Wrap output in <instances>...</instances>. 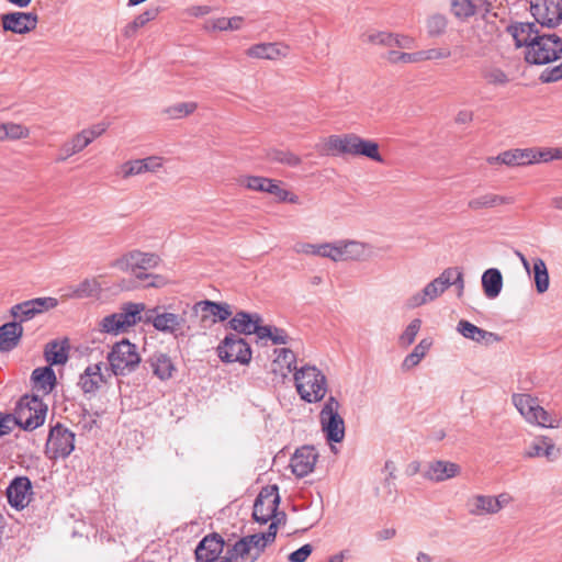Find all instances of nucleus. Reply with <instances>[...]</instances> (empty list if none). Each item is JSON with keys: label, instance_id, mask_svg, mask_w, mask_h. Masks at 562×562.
Returning <instances> with one entry per match:
<instances>
[{"label": "nucleus", "instance_id": "10", "mask_svg": "<svg viewBox=\"0 0 562 562\" xmlns=\"http://www.w3.org/2000/svg\"><path fill=\"white\" fill-rule=\"evenodd\" d=\"M280 503L277 485L263 487L258 494L252 510V518L259 524H267L276 516Z\"/></svg>", "mask_w": 562, "mask_h": 562}, {"label": "nucleus", "instance_id": "43", "mask_svg": "<svg viewBox=\"0 0 562 562\" xmlns=\"http://www.w3.org/2000/svg\"><path fill=\"white\" fill-rule=\"evenodd\" d=\"M13 322L22 323L35 317V299L15 304L10 310Z\"/></svg>", "mask_w": 562, "mask_h": 562}, {"label": "nucleus", "instance_id": "54", "mask_svg": "<svg viewBox=\"0 0 562 562\" xmlns=\"http://www.w3.org/2000/svg\"><path fill=\"white\" fill-rule=\"evenodd\" d=\"M195 109L196 103L194 102H181L172 106H169L166 110V113L171 119H180L193 113Z\"/></svg>", "mask_w": 562, "mask_h": 562}, {"label": "nucleus", "instance_id": "30", "mask_svg": "<svg viewBox=\"0 0 562 562\" xmlns=\"http://www.w3.org/2000/svg\"><path fill=\"white\" fill-rule=\"evenodd\" d=\"M278 531V522L272 521L268 530L266 532H258L254 535L245 536L244 538L247 540V542L250 544L251 550L256 554V557L259 559L262 552L265 551L266 547L272 542H274Z\"/></svg>", "mask_w": 562, "mask_h": 562}, {"label": "nucleus", "instance_id": "47", "mask_svg": "<svg viewBox=\"0 0 562 562\" xmlns=\"http://www.w3.org/2000/svg\"><path fill=\"white\" fill-rule=\"evenodd\" d=\"M372 247L369 244L358 240H347L348 260H364L371 256Z\"/></svg>", "mask_w": 562, "mask_h": 562}, {"label": "nucleus", "instance_id": "14", "mask_svg": "<svg viewBox=\"0 0 562 562\" xmlns=\"http://www.w3.org/2000/svg\"><path fill=\"white\" fill-rule=\"evenodd\" d=\"M318 453L313 446H303L295 450L290 460V468L296 477H304L313 472Z\"/></svg>", "mask_w": 562, "mask_h": 562}, {"label": "nucleus", "instance_id": "50", "mask_svg": "<svg viewBox=\"0 0 562 562\" xmlns=\"http://www.w3.org/2000/svg\"><path fill=\"white\" fill-rule=\"evenodd\" d=\"M422 321L414 318L398 337V345L403 348L411 346L420 329Z\"/></svg>", "mask_w": 562, "mask_h": 562}, {"label": "nucleus", "instance_id": "62", "mask_svg": "<svg viewBox=\"0 0 562 562\" xmlns=\"http://www.w3.org/2000/svg\"><path fill=\"white\" fill-rule=\"evenodd\" d=\"M394 38H395V34L387 33V32H376V33L370 34L368 37L370 43L384 45V46H393Z\"/></svg>", "mask_w": 562, "mask_h": 562}, {"label": "nucleus", "instance_id": "20", "mask_svg": "<svg viewBox=\"0 0 562 562\" xmlns=\"http://www.w3.org/2000/svg\"><path fill=\"white\" fill-rule=\"evenodd\" d=\"M246 54L250 58L276 60L289 54V46L281 43H259L250 46Z\"/></svg>", "mask_w": 562, "mask_h": 562}, {"label": "nucleus", "instance_id": "37", "mask_svg": "<svg viewBox=\"0 0 562 562\" xmlns=\"http://www.w3.org/2000/svg\"><path fill=\"white\" fill-rule=\"evenodd\" d=\"M468 512L473 516L495 514L492 495H474L467 502Z\"/></svg>", "mask_w": 562, "mask_h": 562}, {"label": "nucleus", "instance_id": "60", "mask_svg": "<svg viewBox=\"0 0 562 562\" xmlns=\"http://www.w3.org/2000/svg\"><path fill=\"white\" fill-rule=\"evenodd\" d=\"M98 413L91 414L89 411L83 409L81 417L78 422V426L82 431H91L94 427H97V417Z\"/></svg>", "mask_w": 562, "mask_h": 562}, {"label": "nucleus", "instance_id": "46", "mask_svg": "<svg viewBox=\"0 0 562 562\" xmlns=\"http://www.w3.org/2000/svg\"><path fill=\"white\" fill-rule=\"evenodd\" d=\"M448 19L440 13H434L426 20V30L429 37H439L446 33Z\"/></svg>", "mask_w": 562, "mask_h": 562}, {"label": "nucleus", "instance_id": "49", "mask_svg": "<svg viewBox=\"0 0 562 562\" xmlns=\"http://www.w3.org/2000/svg\"><path fill=\"white\" fill-rule=\"evenodd\" d=\"M271 179L260 176H243L238 182L240 186L257 192H267Z\"/></svg>", "mask_w": 562, "mask_h": 562}, {"label": "nucleus", "instance_id": "2", "mask_svg": "<svg viewBox=\"0 0 562 562\" xmlns=\"http://www.w3.org/2000/svg\"><path fill=\"white\" fill-rule=\"evenodd\" d=\"M109 370L115 376H125L134 372L139 363L140 356L136 345L128 339L115 342L106 356Z\"/></svg>", "mask_w": 562, "mask_h": 562}, {"label": "nucleus", "instance_id": "3", "mask_svg": "<svg viewBox=\"0 0 562 562\" xmlns=\"http://www.w3.org/2000/svg\"><path fill=\"white\" fill-rule=\"evenodd\" d=\"M512 401L517 411L529 424L543 428L560 427L561 418L551 415L538 403V400L530 394H514Z\"/></svg>", "mask_w": 562, "mask_h": 562}, {"label": "nucleus", "instance_id": "13", "mask_svg": "<svg viewBox=\"0 0 562 562\" xmlns=\"http://www.w3.org/2000/svg\"><path fill=\"white\" fill-rule=\"evenodd\" d=\"M450 271H442L439 277L430 281L426 286L406 300L407 308H416L436 300L449 288Z\"/></svg>", "mask_w": 562, "mask_h": 562}, {"label": "nucleus", "instance_id": "11", "mask_svg": "<svg viewBox=\"0 0 562 562\" xmlns=\"http://www.w3.org/2000/svg\"><path fill=\"white\" fill-rule=\"evenodd\" d=\"M158 307L147 311L146 321L151 323L155 329L165 334H171L175 337L183 335V328L187 323L184 312L182 314L158 312Z\"/></svg>", "mask_w": 562, "mask_h": 562}, {"label": "nucleus", "instance_id": "40", "mask_svg": "<svg viewBox=\"0 0 562 562\" xmlns=\"http://www.w3.org/2000/svg\"><path fill=\"white\" fill-rule=\"evenodd\" d=\"M101 285L95 279H85L77 286L72 288L68 296L70 299H88L97 296Z\"/></svg>", "mask_w": 562, "mask_h": 562}, {"label": "nucleus", "instance_id": "55", "mask_svg": "<svg viewBox=\"0 0 562 562\" xmlns=\"http://www.w3.org/2000/svg\"><path fill=\"white\" fill-rule=\"evenodd\" d=\"M271 160L288 165L290 167H296L301 164V158L291 151L285 150H273L269 154Z\"/></svg>", "mask_w": 562, "mask_h": 562}, {"label": "nucleus", "instance_id": "28", "mask_svg": "<svg viewBox=\"0 0 562 562\" xmlns=\"http://www.w3.org/2000/svg\"><path fill=\"white\" fill-rule=\"evenodd\" d=\"M23 334V327L18 322H9L0 326V351L14 349Z\"/></svg>", "mask_w": 562, "mask_h": 562}, {"label": "nucleus", "instance_id": "22", "mask_svg": "<svg viewBox=\"0 0 562 562\" xmlns=\"http://www.w3.org/2000/svg\"><path fill=\"white\" fill-rule=\"evenodd\" d=\"M102 362L88 366L80 374L78 385L85 394H94L104 382Z\"/></svg>", "mask_w": 562, "mask_h": 562}, {"label": "nucleus", "instance_id": "29", "mask_svg": "<svg viewBox=\"0 0 562 562\" xmlns=\"http://www.w3.org/2000/svg\"><path fill=\"white\" fill-rule=\"evenodd\" d=\"M358 138L359 136L352 133L345 135H331L327 140V147L336 155L356 156Z\"/></svg>", "mask_w": 562, "mask_h": 562}, {"label": "nucleus", "instance_id": "25", "mask_svg": "<svg viewBox=\"0 0 562 562\" xmlns=\"http://www.w3.org/2000/svg\"><path fill=\"white\" fill-rule=\"evenodd\" d=\"M460 472V467L450 461L437 460L429 463L424 476L434 482H442L457 476Z\"/></svg>", "mask_w": 562, "mask_h": 562}, {"label": "nucleus", "instance_id": "8", "mask_svg": "<svg viewBox=\"0 0 562 562\" xmlns=\"http://www.w3.org/2000/svg\"><path fill=\"white\" fill-rule=\"evenodd\" d=\"M75 449V434L60 424L50 428L46 445L45 454L49 459L68 457Z\"/></svg>", "mask_w": 562, "mask_h": 562}, {"label": "nucleus", "instance_id": "34", "mask_svg": "<svg viewBox=\"0 0 562 562\" xmlns=\"http://www.w3.org/2000/svg\"><path fill=\"white\" fill-rule=\"evenodd\" d=\"M148 361L153 373L161 381L170 379L176 370L171 358L164 352H155Z\"/></svg>", "mask_w": 562, "mask_h": 562}, {"label": "nucleus", "instance_id": "51", "mask_svg": "<svg viewBox=\"0 0 562 562\" xmlns=\"http://www.w3.org/2000/svg\"><path fill=\"white\" fill-rule=\"evenodd\" d=\"M386 58L392 64H416L423 61L422 50L415 53H402L397 50H390Z\"/></svg>", "mask_w": 562, "mask_h": 562}, {"label": "nucleus", "instance_id": "36", "mask_svg": "<svg viewBox=\"0 0 562 562\" xmlns=\"http://www.w3.org/2000/svg\"><path fill=\"white\" fill-rule=\"evenodd\" d=\"M504 165L508 167H519L537 162V155L533 148H516L505 150Z\"/></svg>", "mask_w": 562, "mask_h": 562}, {"label": "nucleus", "instance_id": "64", "mask_svg": "<svg viewBox=\"0 0 562 562\" xmlns=\"http://www.w3.org/2000/svg\"><path fill=\"white\" fill-rule=\"evenodd\" d=\"M108 128V124L98 123L89 128L82 130L80 133L85 135L86 139H89V145L99 136H101Z\"/></svg>", "mask_w": 562, "mask_h": 562}, {"label": "nucleus", "instance_id": "4", "mask_svg": "<svg viewBox=\"0 0 562 562\" xmlns=\"http://www.w3.org/2000/svg\"><path fill=\"white\" fill-rule=\"evenodd\" d=\"M562 56V40L557 34L540 33L525 52V60L531 65H547Z\"/></svg>", "mask_w": 562, "mask_h": 562}, {"label": "nucleus", "instance_id": "27", "mask_svg": "<svg viewBox=\"0 0 562 562\" xmlns=\"http://www.w3.org/2000/svg\"><path fill=\"white\" fill-rule=\"evenodd\" d=\"M192 308L194 313H204V317L207 314L214 316V323L224 322L232 315L231 306L227 303L214 302L210 300L200 301L195 303Z\"/></svg>", "mask_w": 562, "mask_h": 562}, {"label": "nucleus", "instance_id": "53", "mask_svg": "<svg viewBox=\"0 0 562 562\" xmlns=\"http://www.w3.org/2000/svg\"><path fill=\"white\" fill-rule=\"evenodd\" d=\"M145 173L142 159L128 160L121 165L119 175L123 179Z\"/></svg>", "mask_w": 562, "mask_h": 562}, {"label": "nucleus", "instance_id": "19", "mask_svg": "<svg viewBox=\"0 0 562 562\" xmlns=\"http://www.w3.org/2000/svg\"><path fill=\"white\" fill-rule=\"evenodd\" d=\"M457 331L464 338L472 341L490 346L499 341V336L495 333L482 329L469 321L461 319L457 325Z\"/></svg>", "mask_w": 562, "mask_h": 562}, {"label": "nucleus", "instance_id": "6", "mask_svg": "<svg viewBox=\"0 0 562 562\" xmlns=\"http://www.w3.org/2000/svg\"><path fill=\"white\" fill-rule=\"evenodd\" d=\"M339 402L334 396H329L319 413L322 430L330 443L341 442L345 438V422L339 414Z\"/></svg>", "mask_w": 562, "mask_h": 562}, {"label": "nucleus", "instance_id": "52", "mask_svg": "<svg viewBox=\"0 0 562 562\" xmlns=\"http://www.w3.org/2000/svg\"><path fill=\"white\" fill-rule=\"evenodd\" d=\"M482 75L486 82L493 86H505L509 81L507 74L497 67L485 68Z\"/></svg>", "mask_w": 562, "mask_h": 562}, {"label": "nucleus", "instance_id": "58", "mask_svg": "<svg viewBox=\"0 0 562 562\" xmlns=\"http://www.w3.org/2000/svg\"><path fill=\"white\" fill-rule=\"evenodd\" d=\"M539 79L543 83L555 82L562 80V63L560 65L546 68Z\"/></svg>", "mask_w": 562, "mask_h": 562}, {"label": "nucleus", "instance_id": "33", "mask_svg": "<svg viewBox=\"0 0 562 562\" xmlns=\"http://www.w3.org/2000/svg\"><path fill=\"white\" fill-rule=\"evenodd\" d=\"M257 322H261V316L258 313L239 311L228 321L227 325L237 334L251 335V328Z\"/></svg>", "mask_w": 562, "mask_h": 562}, {"label": "nucleus", "instance_id": "9", "mask_svg": "<svg viewBox=\"0 0 562 562\" xmlns=\"http://www.w3.org/2000/svg\"><path fill=\"white\" fill-rule=\"evenodd\" d=\"M530 10L542 27L554 29L562 22V0H531Z\"/></svg>", "mask_w": 562, "mask_h": 562}, {"label": "nucleus", "instance_id": "39", "mask_svg": "<svg viewBox=\"0 0 562 562\" xmlns=\"http://www.w3.org/2000/svg\"><path fill=\"white\" fill-rule=\"evenodd\" d=\"M89 145V139H86L81 133L76 134L70 140L66 142L59 149L57 160L64 161L72 155L80 153Z\"/></svg>", "mask_w": 562, "mask_h": 562}, {"label": "nucleus", "instance_id": "1", "mask_svg": "<svg viewBox=\"0 0 562 562\" xmlns=\"http://www.w3.org/2000/svg\"><path fill=\"white\" fill-rule=\"evenodd\" d=\"M294 382L301 398L307 403H317L327 392V379L315 366H303L294 372Z\"/></svg>", "mask_w": 562, "mask_h": 562}, {"label": "nucleus", "instance_id": "59", "mask_svg": "<svg viewBox=\"0 0 562 562\" xmlns=\"http://www.w3.org/2000/svg\"><path fill=\"white\" fill-rule=\"evenodd\" d=\"M443 271H450L449 274V286L454 285L458 290V296L460 297L464 290L463 273L459 268H447Z\"/></svg>", "mask_w": 562, "mask_h": 562}, {"label": "nucleus", "instance_id": "16", "mask_svg": "<svg viewBox=\"0 0 562 562\" xmlns=\"http://www.w3.org/2000/svg\"><path fill=\"white\" fill-rule=\"evenodd\" d=\"M225 541L218 533L205 536L195 548L198 562H220Z\"/></svg>", "mask_w": 562, "mask_h": 562}, {"label": "nucleus", "instance_id": "44", "mask_svg": "<svg viewBox=\"0 0 562 562\" xmlns=\"http://www.w3.org/2000/svg\"><path fill=\"white\" fill-rule=\"evenodd\" d=\"M158 14V9H149L138 14L132 22H130L123 31L125 37H133L137 31L146 25L149 21L154 20Z\"/></svg>", "mask_w": 562, "mask_h": 562}, {"label": "nucleus", "instance_id": "7", "mask_svg": "<svg viewBox=\"0 0 562 562\" xmlns=\"http://www.w3.org/2000/svg\"><path fill=\"white\" fill-rule=\"evenodd\" d=\"M217 356L225 363L248 364L252 357L249 344L237 334H227L218 344Z\"/></svg>", "mask_w": 562, "mask_h": 562}, {"label": "nucleus", "instance_id": "18", "mask_svg": "<svg viewBox=\"0 0 562 562\" xmlns=\"http://www.w3.org/2000/svg\"><path fill=\"white\" fill-rule=\"evenodd\" d=\"M31 481L25 476L15 477L7 488V497L9 504L16 508L23 509L30 502Z\"/></svg>", "mask_w": 562, "mask_h": 562}, {"label": "nucleus", "instance_id": "45", "mask_svg": "<svg viewBox=\"0 0 562 562\" xmlns=\"http://www.w3.org/2000/svg\"><path fill=\"white\" fill-rule=\"evenodd\" d=\"M356 156H363L376 162H383V158L379 153V145L371 139H364L359 136Z\"/></svg>", "mask_w": 562, "mask_h": 562}, {"label": "nucleus", "instance_id": "21", "mask_svg": "<svg viewBox=\"0 0 562 562\" xmlns=\"http://www.w3.org/2000/svg\"><path fill=\"white\" fill-rule=\"evenodd\" d=\"M70 345L68 338L54 339L44 347V358L50 366L65 364L69 359Z\"/></svg>", "mask_w": 562, "mask_h": 562}, {"label": "nucleus", "instance_id": "42", "mask_svg": "<svg viewBox=\"0 0 562 562\" xmlns=\"http://www.w3.org/2000/svg\"><path fill=\"white\" fill-rule=\"evenodd\" d=\"M57 379L53 366L37 368V391L49 394L56 386Z\"/></svg>", "mask_w": 562, "mask_h": 562}, {"label": "nucleus", "instance_id": "57", "mask_svg": "<svg viewBox=\"0 0 562 562\" xmlns=\"http://www.w3.org/2000/svg\"><path fill=\"white\" fill-rule=\"evenodd\" d=\"M4 131H5L7 140L20 139V138L26 137L29 135L27 130L23 125L12 123V122L4 123Z\"/></svg>", "mask_w": 562, "mask_h": 562}, {"label": "nucleus", "instance_id": "61", "mask_svg": "<svg viewBox=\"0 0 562 562\" xmlns=\"http://www.w3.org/2000/svg\"><path fill=\"white\" fill-rule=\"evenodd\" d=\"M313 547L310 543H306L299 548L297 550L291 552L288 555L289 562H305L307 558L312 554Z\"/></svg>", "mask_w": 562, "mask_h": 562}, {"label": "nucleus", "instance_id": "24", "mask_svg": "<svg viewBox=\"0 0 562 562\" xmlns=\"http://www.w3.org/2000/svg\"><path fill=\"white\" fill-rule=\"evenodd\" d=\"M257 560L250 544L241 537L234 544L227 546L225 555L220 562H256Z\"/></svg>", "mask_w": 562, "mask_h": 562}, {"label": "nucleus", "instance_id": "31", "mask_svg": "<svg viewBox=\"0 0 562 562\" xmlns=\"http://www.w3.org/2000/svg\"><path fill=\"white\" fill-rule=\"evenodd\" d=\"M559 453L560 450L555 447L552 439L542 436L535 439L525 454L528 458L544 457L549 461H554Z\"/></svg>", "mask_w": 562, "mask_h": 562}, {"label": "nucleus", "instance_id": "63", "mask_svg": "<svg viewBox=\"0 0 562 562\" xmlns=\"http://www.w3.org/2000/svg\"><path fill=\"white\" fill-rule=\"evenodd\" d=\"M423 61L445 59L451 56V52L448 48H429L422 50Z\"/></svg>", "mask_w": 562, "mask_h": 562}, {"label": "nucleus", "instance_id": "56", "mask_svg": "<svg viewBox=\"0 0 562 562\" xmlns=\"http://www.w3.org/2000/svg\"><path fill=\"white\" fill-rule=\"evenodd\" d=\"M135 277L138 280L146 281V288H162L168 283L167 279L161 274L146 273L140 271L136 273Z\"/></svg>", "mask_w": 562, "mask_h": 562}, {"label": "nucleus", "instance_id": "38", "mask_svg": "<svg viewBox=\"0 0 562 562\" xmlns=\"http://www.w3.org/2000/svg\"><path fill=\"white\" fill-rule=\"evenodd\" d=\"M431 347V341L428 338L422 339L413 349L411 353H408L403 362H402V369L404 371H409L414 367H416L423 358L426 356L427 351Z\"/></svg>", "mask_w": 562, "mask_h": 562}, {"label": "nucleus", "instance_id": "41", "mask_svg": "<svg viewBox=\"0 0 562 562\" xmlns=\"http://www.w3.org/2000/svg\"><path fill=\"white\" fill-rule=\"evenodd\" d=\"M536 290L542 294L549 289V272L546 262L541 258H535L532 265Z\"/></svg>", "mask_w": 562, "mask_h": 562}, {"label": "nucleus", "instance_id": "32", "mask_svg": "<svg viewBox=\"0 0 562 562\" xmlns=\"http://www.w3.org/2000/svg\"><path fill=\"white\" fill-rule=\"evenodd\" d=\"M515 202L514 196L499 195L494 193H485L471 199L468 202V206L471 210L479 211L482 209H494L504 204H513Z\"/></svg>", "mask_w": 562, "mask_h": 562}, {"label": "nucleus", "instance_id": "5", "mask_svg": "<svg viewBox=\"0 0 562 562\" xmlns=\"http://www.w3.org/2000/svg\"><path fill=\"white\" fill-rule=\"evenodd\" d=\"M143 303H125L117 313L106 315L100 322V329L108 334H120L142 321Z\"/></svg>", "mask_w": 562, "mask_h": 562}, {"label": "nucleus", "instance_id": "26", "mask_svg": "<svg viewBox=\"0 0 562 562\" xmlns=\"http://www.w3.org/2000/svg\"><path fill=\"white\" fill-rule=\"evenodd\" d=\"M451 1V11L453 15L461 20L465 21L469 18L480 13V12H488V3L485 0H450Z\"/></svg>", "mask_w": 562, "mask_h": 562}, {"label": "nucleus", "instance_id": "17", "mask_svg": "<svg viewBox=\"0 0 562 562\" xmlns=\"http://www.w3.org/2000/svg\"><path fill=\"white\" fill-rule=\"evenodd\" d=\"M3 31L25 34L35 29V14L32 12H9L1 15Z\"/></svg>", "mask_w": 562, "mask_h": 562}, {"label": "nucleus", "instance_id": "12", "mask_svg": "<svg viewBox=\"0 0 562 562\" xmlns=\"http://www.w3.org/2000/svg\"><path fill=\"white\" fill-rule=\"evenodd\" d=\"M160 262V257L154 252H144L140 250H131L116 259L112 266L121 271L128 272L138 270H148L156 268Z\"/></svg>", "mask_w": 562, "mask_h": 562}, {"label": "nucleus", "instance_id": "15", "mask_svg": "<svg viewBox=\"0 0 562 562\" xmlns=\"http://www.w3.org/2000/svg\"><path fill=\"white\" fill-rule=\"evenodd\" d=\"M11 414L14 416L18 427L24 430L35 429V393L33 389L18 401L14 412Z\"/></svg>", "mask_w": 562, "mask_h": 562}, {"label": "nucleus", "instance_id": "23", "mask_svg": "<svg viewBox=\"0 0 562 562\" xmlns=\"http://www.w3.org/2000/svg\"><path fill=\"white\" fill-rule=\"evenodd\" d=\"M508 31L513 35L516 46H525L526 49L530 47L533 41L538 38V35L541 33L537 24L529 22L515 23L508 27Z\"/></svg>", "mask_w": 562, "mask_h": 562}, {"label": "nucleus", "instance_id": "48", "mask_svg": "<svg viewBox=\"0 0 562 562\" xmlns=\"http://www.w3.org/2000/svg\"><path fill=\"white\" fill-rule=\"evenodd\" d=\"M277 357L274 359V364L280 367H285L288 373L292 371L299 370L296 368V356L295 353L289 349V348H280L274 350Z\"/></svg>", "mask_w": 562, "mask_h": 562}, {"label": "nucleus", "instance_id": "35", "mask_svg": "<svg viewBox=\"0 0 562 562\" xmlns=\"http://www.w3.org/2000/svg\"><path fill=\"white\" fill-rule=\"evenodd\" d=\"M482 288L488 299H495L503 289V276L497 268H490L482 274Z\"/></svg>", "mask_w": 562, "mask_h": 562}]
</instances>
